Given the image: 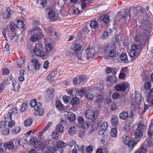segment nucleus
<instances>
[{"instance_id": "f257e3e1", "label": "nucleus", "mask_w": 153, "mask_h": 153, "mask_svg": "<svg viewBox=\"0 0 153 153\" xmlns=\"http://www.w3.org/2000/svg\"><path fill=\"white\" fill-rule=\"evenodd\" d=\"M30 105L31 107H34L35 111L34 114L35 115H42L44 112V110L42 108V104L40 102H37L36 100L33 99L31 100Z\"/></svg>"}, {"instance_id": "f03ea898", "label": "nucleus", "mask_w": 153, "mask_h": 153, "mask_svg": "<svg viewBox=\"0 0 153 153\" xmlns=\"http://www.w3.org/2000/svg\"><path fill=\"white\" fill-rule=\"evenodd\" d=\"M142 47L137 44H134L132 46V49L129 53L131 60L134 61L139 55L142 50Z\"/></svg>"}, {"instance_id": "7ed1b4c3", "label": "nucleus", "mask_w": 153, "mask_h": 153, "mask_svg": "<svg viewBox=\"0 0 153 153\" xmlns=\"http://www.w3.org/2000/svg\"><path fill=\"white\" fill-rule=\"evenodd\" d=\"M15 28L14 26H13L12 25H10L7 26V31L4 30L2 32L3 36L6 39L7 38L6 33H7V31L10 32L12 33H10L9 34V36L10 39L12 40L13 39L15 36V33H13L15 30Z\"/></svg>"}, {"instance_id": "20e7f679", "label": "nucleus", "mask_w": 153, "mask_h": 153, "mask_svg": "<svg viewBox=\"0 0 153 153\" xmlns=\"http://www.w3.org/2000/svg\"><path fill=\"white\" fill-rule=\"evenodd\" d=\"M151 27V25L149 24H147L145 27H144L145 30L146 31V36H144V37L142 38L140 35L139 34H137L135 36V40L136 42H140L141 40H143L144 39V38L147 37V36L149 35V32L148 30L150 29Z\"/></svg>"}, {"instance_id": "39448f33", "label": "nucleus", "mask_w": 153, "mask_h": 153, "mask_svg": "<svg viewBox=\"0 0 153 153\" xmlns=\"http://www.w3.org/2000/svg\"><path fill=\"white\" fill-rule=\"evenodd\" d=\"M145 129V126L143 123H140L137 126V129L135 131L134 134L136 137H140L143 135V131Z\"/></svg>"}, {"instance_id": "423d86ee", "label": "nucleus", "mask_w": 153, "mask_h": 153, "mask_svg": "<svg viewBox=\"0 0 153 153\" xmlns=\"http://www.w3.org/2000/svg\"><path fill=\"white\" fill-rule=\"evenodd\" d=\"M128 85L127 83L125 82L121 84L116 85L114 87V88L118 91H124L126 90L127 88L128 87Z\"/></svg>"}, {"instance_id": "0eeeda50", "label": "nucleus", "mask_w": 153, "mask_h": 153, "mask_svg": "<svg viewBox=\"0 0 153 153\" xmlns=\"http://www.w3.org/2000/svg\"><path fill=\"white\" fill-rule=\"evenodd\" d=\"M18 113V110L16 107H15L12 109L8 113L7 116L5 117L6 121H7L8 120H10L12 119V116L13 114H16Z\"/></svg>"}, {"instance_id": "6e6552de", "label": "nucleus", "mask_w": 153, "mask_h": 153, "mask_svg": "<svg viewBox=\"0 0 153 153\" xmlns=\"http://www.w3.org/2000/svg\"><path fill=\"white\" fill-rule=\"evenodd\" d=\"M86 118L90 120H94L95 118V113L94 111L90 110L86 111L85 113Z\"/></svg>"}, {"instance_id": "1a4fd4ad", "label": "nucleus", "mask_w": 153, "mask_h": 153, "mask_svg": "<svg viewBox=\"0 0 153 153\" xmlns=\"http://www.w3.org/2000/svg\"><path fill=\"white\" fill-rule=\"evenodd\" d=\"M43 36V34L41 30L39 32L35 34L31 37V40L33 42H35L38 40L39 39L41 38Z\"/></svg>"}, {"instance_id": "9d476101", "label": "nucleus", "mask_w": 153, "mask_h": 153, "mask_svg": "<svg viewBox=\"0 0 153 153\" xmlns=\"http://www.w3.org/2000/svg\"><path fill=\"white\" fill-rule=\"evenodd\" d=\"M86 53L88 59L92 58L95 55L94 50L91 48H87L86 50Z\"/></svg>"}, {"instance_id": "9b49d317", "label": "nucleus", "mask_w": 153, "mask_h": 153, "mask_svg": "<svg viewBox=\"0 0 153 153\" xmlns=\"http://www.w3.org/2000/svg\"><path fill=\"white\" fill-rule=\"evenodd\" d=\"M11 9L9 8H7L2 10L3 17L5 19L8 18L11 15Z\"/></svg>"}, {"instance_id": "f8f14e48", "label": "nucleus", "mask_w": 153, "mask_h": 153, "mask_svg": "<svg viewBox=\"0 0 153 153\" xmlns=\"http://www.w3.org/2000/svg\"><path fill=\"white\" fill-rule=\"evenodd\" d=\"M112 32V30L110 29H107L105 30L104 32L102 33L101 38L102 39L107 38L111 35Z\"/></svg>"}, {"instance_id": "ddd939ff", "label": "nucleus", "mask_w": 153, "mask_h": 153, "mask_svg": "<svg viewBox=\"0 0 153 153\" xmlns=\"http://www.w3.org/2000/svg\"><path fill=\"white\" fill-rule=\"evenodd\" d=\"M48 18L52 21L55 20L56 19V14L54 11L50 10L48 12Z\"/></svg>"}, {"instance_id": "4468645a", "label": "nucleus", "mask_w": 153, "mask_h": 153, "mask_svg": "<svg viewBox=\"0 0 153 153\" xmlns=\"http://www.w3.org/2000/svg\"><path fill=\"white\" fill-rule=\"evenodd\" d=\"M108 126L107 123L106 122L102 123L99 129V132L100 134H103L107 129Z\"/></svg>"}, {"instance_id": "2eb2a0df", "label": "nucleus", "mask_w": 153, "mask_h": 153, "mask_svg": "<svg viewBox=\"0 0 153 153\" xmlns=\"http://www.w3.org/2000/svg\"><path fill=\"white\" fill-rule=\"evenodd\" d=\"M119 122L118 117L115 115H113L111 119V125L114 126H117Z\"/></svg>"}, {"instance_id": "dca6fc26", "label": "nucleus", "mask_w": 153, "mask_h": 153, "mask_svg": "<svg viewBox=\"0 0 153 153\" xmlns=\"http://www.w3.org/2000/svg\"><path fill=\"white\" fill-rule=\"evenodd\" d=\"M135 101L136 104H134V105H132V106H134V108L135 110H137L139 108L141 102L140 97H136L135 99Z\"/></svg>"}, {"instance_id": "f3484780", "label": "nucleus", "mask_w": 153, "mask_h": 153, "mask_svg": "<svg viewBox=\"0 0 153 153\" xmlns=\"http://www.w3.org/2000/svg\"><path fill=\"white\" fill-rule=\"evenodd\" d=\"M116 79L115 76H108L106 78V80L110 83V85H111L113 83L116 82Z\"/></svg>"}, {"instance_id": "a211bd4d", "label": "nucleus", "mask_w": 153, "mask_h": 153, "mask_svg": "<svg viewBox=\"0 0 153 153\" xmlns=\"http://www.w3.org/2000/svg\"><path fill=\"white\" fill-rule=\"evenodd\" d=\"M101 19L102 20L105 24H107L110 21V18L107 15H104L101 17Z\"/></svg>"}, {"instance_id": "6ab92c4d", "label": "nucleus", "mask_w": 153, "mask_h": 153, "mask_svg": "<svg viewBox=\"0 0 153 153\" xmlns=\"http://www.w3.org/2000/svg\"><path fill=\"white\" fill-rule=\"evenodd\" d=\"M76 115L73 113L69 112L68 114V118L71 122L74 121L76 120Z\"/></svg>"}, {"instance_id": "aec40b11", "label": "nucleus", "mask_w": 153, "mask_h": 153, "mask_svg": "<svg viewBox=\"0 0 153 153\" xmlns=\"http://www.w3.org/2000/svg\"><path fill=\"white\" fill-rule=\"evenodd\" d=\"M128 113L125 111L122 112L120 114V118L122 120H125L128 118Z\"/></svg>"}, {"instance_id": "412c9836", "label": "nucleus", "mask_w": 153, "mask_h": 153, "mask_svg": "<svg viewBox=\"0 0 153 153\" xmlns=\"http://www.w3.org/2000/svg\"><path fill=\"white\" fill-rule=\"evenodd\" d=\"M50 140L47 139L42 140L41 142L42 146V149H44L49 144Z\"/></svg>"}, {"instance_id": "4be33fe9", "label": "nucleus", "mask_w": 153, "mask_h": 153, "mask_svg": "<svg viewBox=\"0 0 153 153\" xmlns=\"http://www.w3.org/2000/svg\"><path fill=\"white\" fill-rule=\"evenodd\" d=\"M33 121L31 118H28L25 121L24 125L26 127H29L32 124Z\"/></svg>"}, {"instance_id": "5701e85b", "label": "nucleus", "mask_w": 153, "mask_h": 153, "mask_svg": "<svg viewBox=\"0 0 153 153\" xmlns=\"http://www.w3.org/2000/svg\"><path fill=\"white\" fill-rule=\"evenodd\" d=\"M76 130V128L75 126H71L68 130V133L70 135L73 136Z\"/></svg>"}, {"instance_id": "b1692460", "label": "nucleus", "mask_w": 153, "mask_h": 153, "mask_svg": "<svg viewBox=\"0 0 153 153\" xmlns=\"http://www.w3.org/2000/svg\"><path fill=\"white\" fill-rule=\"evenodd\" d=\"M41 52L40 48L37 46L33 50V54L36 56H40Z\"/></svg>"}, {"instance_id": "393cba45", "label": "nucleus", "mask_w": 153, "mask_h": 153, "mask_svg": "<svg viewBox=\"0 0 153 153\" xmlns=\"http://www.w3.org/2000/svg\"><path fill=\"white\" fill-rule=\"evenodd\" d=\"M31 61L33 63L32 65L35 66L36 68L38 69L40 66V63L38 60L36 59H31Z\"/></svg>"}, {"instance_id": "a878e982", "label": "nucleus", "mask_w": 153, "mask_h": 153, "mask_svg": "<svg viewBox=\"0 0 153 153\" xmlns=\"http://www.w3.org/2000/svg\"><path fill=\"white\" fill-rule=\"evenodd\" d=\"M6 143H2L0 145V153H3L6 150Z\"/></svg>"}, {"instance_id": "bb28decb", "label": "nucleus", "mask_w": 153, "mask_h": 153, "mask_svg": "<svg viewBox=\"0 0 153 153\" xmlns=\"http://www.w3.org/2000/svg\"><path fill=\"white\" fill-rule=\"evenodd\" d=\"M81 46L78 44H76L75 45L74 47V50L76 53H80L81 50Z\"/></svg>"}, {"instance_id": "cd10ccee", "label": "nucleus", "mask_w": 153, "mask_h": 153, "mask_svg": "<svg viewBox=\"0 0 153 153\" xmlns=\"http://www.w3.org/2000/svg\"><path fill=\"white\" fill-rule=\"evenodd\" d=\"M71 105H76L79 103V99L77 97H73L71 101Z\"/></svg>"}, {"instance_id": "c85d7f7f", "label": "nucleus", "mask_w": 153, "mask_h": 153, "mask_svg": "<svg viewBox=\"0 0 153 153\" xmlns=\"http://www.w3.org/2000/svg\"><path fill=\"white\" fill-rule=\"evenodd\" d=\"M15 25L16 27L18 28H22L24 27V24L23 21L18 20L16 25Z\"/></svg>"}, {"instance_id": "c756f323", "label": "nucleus", "mask_w": 153, "mask_h": 153, "mask_svg": "<svg viewBox=\"0 0 153 153\" xmlns=\"http://www.w3.org/2000/svg\"><path fill=\"white\" fill-rule=\"evenodd\" d=\"M117 128H111V135L113 137H116L117 136Z\"/></svg>"}, {"instance_id": "7c9ffc66", "label": "nucleus", "mask_w": 153, "mask_h": 153, "mask_svg": "<svg viewBox=\"0 0 153 153\" xmlns=\"http://www.w3.org/2000/svg\"><path fill=\"white\" fill-rule=\"evenodd\" d=\"M50 55L49 52L46 51L44 52H42L40 57L46 59L49 57Z\"/></svg>"}, {"instance_id": "2f4dec72", "label": "nucleus", "mask_w": 153, "mask_h": 153, "mask_svg": "<svg viewBox=\"0 0 153 153\" xmlns=\"http://www.w3.org/2000/svg\"><path fill=\"white\" fill-rule=\"evenodd\" d=\"M121 59L125 62L127 63L128 62V61L127 59V55L125 53H122L120 56Z\"/></svg>"}, {"instance_id": "473e14b6", "label": "nucleus", "mask_w": 153, "mask_h": 153, "mask_svg": "<svg viewBox=\"0 0 153 153\" xmlns=\"http://www.w3.org/2000/svg\"><path fill=\"white\" fill-rule=\"evenodd\" d=\"M64 127L62 124H59L57 125L56 127V129L58 132L62 133L64 131Z\"/></svg>"}, {"instance_id": "72a5a7b5", "label": "nucleus", "mask_w": 153, "mask_h": 153, "mask_svg": "<svg viewBox=\"0 0 153 153\" xmlns=\"http://www.w3.org/2000/svg\"><path fill=\"white\" fill-rule=\"evenodd\" d=\"M21 130V128L19 127H16L12 130V133L13 135H15L19 133Z\"/></svg>"}, {"instance_id": "f704fd0d", "label": "nucleus", "mask_w": 153, "mask_h": 153, "mask_svg": "<svg viewBox=\"0 0 153 153\" xmlns=\"http://www.w3.org/2000/svg\"><path fill=\"white\" fill-rule=\"evenodd\" d=\"M100 123L99 122H95L93 125V126L91 128V131H93L94 130L97 129L100 125Z\"/></svg>"}, {"instance_id": "c9c22d12", "label": "nucleus", "mask_w": 153, "mask_h": 153, "mask_svg": "<svg viewBox=\"0 0 153 153\" xmlns=\"http://www.w3.org/2000/svg\"><path fill=\"white\" fill-rule=\"evenodd\" d=\"M136 143L135 141L130 140L128 141V143L126 145H128L130 148H133Z\"/></svg>"}, {"instance_id": "e433bc0d", "label": "nucleus", "mask_w": 153, "mask_h": 153, "mask_svg": "<svg viewBox=\"0 0 153 153\" xmlns=\"http://www.w3.org/2000/svg\"><path fill=\"white\" fill-rule=\"evenodd\" d=\"M90 26L92 28L96 29L98 27V23L95 21H92L91 22Z\"/></svg>"}, {"instance_id": "4c0bfd02", "label": "nucleus", "mask_w": 153, "mask_h": 153, "mask_svg": "<svg viewBox=\"0 0 153 153\" xmlns=\"http://www.w3.org/2000/svg\"><path fill=\"white\" fill-rule=\"evenodd\" d=\"M57 145L59 148H63L67 146V143L61 141H59L57 142Z\"/></svg>"}, {"instance_id": "58836bf2", "label": "nucleus", "mask_w": 153, "mask_h": 153, "mask_svg": "<svg viewBox=\"0 0 153 153\" xmlns=\"http://www.w3.org/2000/svg\"><path fill=\"white\" fill-rule=\"evenodd\" d=\"M116 55V52L113 49L110 50L108 53V55L109 57H114Z\"/></svg>"}, {"instance_id": "ea45409f", "label": "nucleus", "mask_w": 153, "mask_h": 153, "mask_svg": "<svg viewBox=\"0 0 153 153\" xmlns=\"http://www.w3.org/2000/svg\"><path fill=\"white\" fill-rule=\"evenodd\" d=\"M8 85L12 84L13 85L16 83V81L14 80V78L12 76H10L8 78Z\"/></svg>"}, {"instance_id": "a19ab883", "label": "nucleus", "mask_w": 153, "mask_h": 153, "mask_svg": "<svg viewBox=\"0 0 153 153\" xmlns=\"http://www.w3.org/2000/svg\"><path fill=\"white\" fill-rule=\"evenodd\" d=\"M85 96L89 100H93L94 98L93 95L89 92H86V94H85Z\"/></svg>"}, {"instance_id": "79ce46f5", "label": "nucleus", "mask_w": 153, "mask_h": 153, "mask_svg": "<svg viewBox=\"0 0 153 153\" xmlns=\"http://www.w3.org/2000/svg\"><path fill=\"white\" fill-rule=\"evenodd\" d=\"M35 148L37 150H39L40 149H42V146L40 142L38 141L36 142L34 144Z\"/></svg>"}, {"instance_id": "37998d69", "label": "nucleus", "mask_w": 153, "mask_h": 153, "mask_svg": "<svg viewBox=\"0 0 153 153\" xmlns=\"http://www.w3.org/2000/svg\"><path fill=\"white\" fill-rule=\"evenodd\" d=\"M6 147L9 149H12L13 148L14 146V144L13 142L10 141L7 143H6Z\"/></svg>"}, {"instance_id": "c03bdc74", "label": "nucleus", "mask_w": 153, "mask_h": 153, "mask_svg": "<svg viewBox=\"0 0 153 153\" xmlns=\"http://www.w3.org/2000/svg\"><path fill=\"white\" fill-rule=\"evenodd\" d=\"M52 45L51 44L48 43L45 45V49L47 51L50 52L52 49Z\"/></svg>"}, {"instance_id": "a18cd8bd", "label": "nucleus", "mask_w": 153, "mask_h": 153, "mask_svg": "<svg viewBox=\"0 0 153 153\" xmlns=\"http://www.w3.org/2000/svg\"><path fill=\"white\" fill-rule=\"evenodd\" d=\"M7 122H9L8 124V126L9 128H11L14 126L15 125V122L14 121L12 120V119L10 120H8L7 121H6Z\"/></svg>"}, {"instance_id": "49530a36", "label": "nucleus", "mask_w": 153, "mask_h": 153, "mask_svg": "<svg viewBox=\"0 0 153 153\" xmlns=\"http://www.w3.org/2000/svg\"><path fill=\"white\" fill-rule=\"evenodd\" d=\"M122 140L126 145L128 143V141L130 140L129 137H128L124 135L122 137Z\"/></svg>"}, {"instance_id": "de8ad7c7", "label": "nucleus", "mask_w": 153, "mask_h": 153, "mask_svg": "<svg viewBox=\"0 0 153 153\" xmlns=\"http://www.w3.org/2000/svg\"><path fill=\"white\" fill-rule=\"evenodd\" d=\"M48 149L50 153H54L55 151H56L57 148L56 147L49 146L48 148Z\"/></svg>"}, {"instance_id": "09e8293b", "label": "nucleus", "mask_w": 153, "mask_h": 153, "mask_svg": "<svg viewBox=\"0 0 153 153\" xmlns=\"http://www.w3.org/2000/svg\"><path fill=\"white\" fill-rule=\"evenodd\" d=\"M19 85V84L17 83L16 82L15 84L13 85V87L12 88V90H13L14 91H18L20 89Z\"/></svg>"}, {"instance_id": "8fccbe9b", "label": "nucleus", "mask_w": 153, "mask_h": 153, "mask_svg": "<svg viewBox=\"0 0 153 153\" xmlns=\"http://www.w3.org/2000/svg\"><path fill=\"white\" fill-rule=\"evenodd\" d=\"M86 92L85 91L84 89H80L78 93L79 96L80 97H82L84 95L86 94Z\"/></svg>"}, {"instance_id": "3c124183", "label": "nucleus", "mask_w": 153, "mask_h": 153, "mask_svg": "<svg viewBox=\"0 0 153 153\" xmlns=\"http://www.w3.org/2000/svg\"><path fill=\"white\" fill-rule=\"evenodd\" d=\"M28 70L30 71H33L35 70L38 69L37 68H36L35 66H33V65H28Z\"/></svg>"}, {"instance_id": "603ef678", "label": "nucleus", "mask_w": 153, "mask_h": 153, "mask_svg": "<svg viewBox=\"0 0 153 153\" xmlns=\"http://www.w3.org/2000/svg\"><path fill=\"white\" fill-rule=\"evenodd\" d=\"M56 105L57 108L59 109L62 108L63 106L62 104L59 100L56 101Z\"/></svg>"}, {"instance_id": "864d4df0", "label": "nucleus", "mask_w": 153, "mask_h": 153, "mask_svg": "<svg viewBox=\"0 0 153 153\" xmlns=\"http://www.w3.org/2000/svg\"><path fill=\"white\" fill-rule=\"evenodd\" d=\"M103 98L102 96L100 95H99L97 96L96 99V102L97 103H100L103 100Z\"/></svg>"}, {"instance_id": "5fc2aeb1", "label": "nucleus", "mask_w": 153, "mask_h": 153, "mask_svg": "<svg viewBox=\"0 0 153 153\" xmlns=\"http://www.w3.org/2000/svg\"><path fill=\"white\" fill-rule=\"evenodd\" d=\"M131 128V126L129 125H126L124 126L123 128V130L126 132L128 131Z\"/></svg>"}, {"instance_id": "6e6d98bb", "label": "nucleus", "mask_w": 153, "mask_h": 153, "mask_svg": "<svg viewBox=\"0 0 153 153\" xmlns=\"http://www.w3.org/2000/svg\"><path fill=\"white\" fill-rule=\"evenodd\" d=\"M26 140L25 139H22L19 140L18 141L19 144L21 146H23L26 143Z\"/></svg>"}, {"instance_id": "4d7b16f0", "label": "nucleus", "mask_w": 153, "mask_h": 153, "mask_svg": "<svg viewBox=\"0 0 153 153\" xmlns=\"http://www.w3.org/2000/svg\"><path fill=\"white\" fill-rule=\"evenodd\" d=\"M80 82L79 80L78 76L75 77L73 80V82L75 85L80 84Z\"/></svg>"}, {"instance_id": "13d9d810", "label": "nucleus", "mask_w": 153, "mask_h": 153, "mask_svg": "<svg viewBox=\"0 0 153 153\" xmlns=\"http://www.w3.org/2000/svg\"><path fill=\"white\" fill-rule=\"evenodd\" d=\"M77 57L78 60L81 61L85 59V57L84 56V55H82L80 53V54H79L77 55Z\"/></svg>"}, {"instance_id": "bf43d9fd", "label": "nucleus", "mask_w": 153, "mask_h": 153, "mask_svg": "<svg viewBox=\"0 0 153 153\" xmlns=\"http://www.w3.org/2000/svg\"><path fill=\"white\" fill-rule=\"evenodd\" d=\"M120 97V95L119 93L117 92L114 93L112 95V97L114 100H117Z\"/></svg>"}, {"instance_id": "052dcab7", "label": "nucleus", "mask_w": 153, "mask_h": 153, "mask_svg": "<svg viewBox=\"0 0 153 153\" xmlns=\"http://www.w3.org/2000/svg\"><path fill=\"white\" fill-rule=\"evenodd\" d=\"M86 133L85 130H83L81 131L79 133V136L80 138H82L84 137Z\"/></svg>"}, {"instance_id": "680f3d73", "label": "nucleus", "mask_w": 153, "mask_h": 153, "mask_svg": "<svg viewBox=\"0 0 153 153\" xmlns=\"http://www.w3.org/2000/svg\"><path fill=\"white\" fill-rule=\"evenodd\" d=\"M74 13L75 14L78 15L80 12H82V10L80 11L78 8H74Z\"/></svg>"}, {"instance_id": "e2e57ef3", "label": "nucleus", "mask_w": 153, "mask_h": 153, "mask_svg": "<svg viewBox=\"0 0 153 153\" xmlns=\"http://www.w3.org/2000/svg\"><path fill=\"white\" fill-rule=\"evenodd\" d=\"M9 129L8 128H5L2 131V134L4 135H7L9 134Z\"/></svg>"}, {"instance_id": "0e129e2a", "label": "nucleus", "mask_w": 153, "mask_h": 153, "mask_svg": "<svg viewBox=\"0 0 153 153\" xmlns=\"http://www.w3.org/2000/svg\"><path fill=\"white\" fill-rule=\"evenodd\" d=\"M69 99L70 97L66 95L63 97V100L65 103H67L69 102Z\"/></svg>"}, {"instance_id": "69168bd1", "label": "nucleus", "mask_w": 153, "mask_h": 153, "mask_svg": "<svg viewBox=\"0 0 153 153\" xmlns=\"http://www.w3.org/2000/svg\"><path fill=\"white\" fill-rule=\"evenodd\" d=\"M79 80L80 82V84L82 83H83L84 80L86 79V77L85 76H78Z\"/></svg>"}, {"instance_id": "338daca9", "label": "nucleus", "mask_w": 153, "mask_h": 153, "mask_svg": "<svg viewBox=\"0 0 153 153\" xmlns=\"http://www.w3.org/2000/svg\"><path fill=\"white\" fill-rule=\"evenodd\" d=\"M9 71L8 69L6 68H3L2 70V73L3 75L8 74L9 73Z\"/></svg>"}, {"instance_id": "774afa93", "label": "nucleus", "mask_w": 153, "mask_h": 153, "mask_svg": "<svg viewBox=\"0 0 153 153\" xmlns=\"http://www.w3.org/2000/svg\"><path fill=\"white\" fill-rule=\"evenodd\" d=\"M78 123L80 124H82L84 122V119L81 117H79L77 118V119Z\"/></svg>"}]
</instances>
